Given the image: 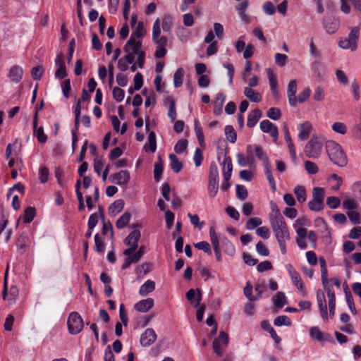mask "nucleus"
<instances>
[{
	"label": "nucleus",
	"instance_id": "obj_1",
	"mask_svg": "<svg viewBox=\"0 0 361 361\" xmlns=\"http://www.w3.org/2000/svg\"><path fill=\"white\" fill-rule=\"evenodd\" d=\"M274 235L278 241L280 250L283 255L286 254V241L290 240V233L284 219L270 221Z\"/></svg>",
	"mask_w": 361,
	"mask_h": 361
},
{
	"label": "nucleus",
	"instance_id": "obj_2",
	"mask_svg": "<svg viewBox=\"0 0 361 361\" xmlns=\"http://www.w3.org/2000/svg\"><path fill=\"white\" fill-rule=\"evenodd\" d=\"M326 151L331 162L339 166L344 167L348 164V158L342 147L333 140L326 142Z\"/></svg>",
	"mask_w": 361,
	"mask_h": 361
},
{
	"label": "nucleus",
	"instance_id": "obj_3",
	"mask_svg": "<svg viewBox=\"0 0 361 361\" xmlns=\"http://www.w3.org/2000/svg\"><path fill=\"white\" fill-rule=\"evenodd\" d=\"M360 27H354L351 29L348 37L341 38L338 42V46L343 49L355 51L357 47V41L360 36Z\"/></svg>",
	"mask_w": 361,
	"mask_h": 361
},
{
	"label": "nucleus",
	"instance_id": "obj_4",
	"mask_svg": "<svg viewBox=\"0 0 361 361\" xmlns=\"http://www.w3.org/2000/svg\"><path fill=\"white\" fill-rule=\"evenodd\" d=\"M322 141L317 137H312L305 146L304 152L307 157L317 159L322 154Z\"/></svg>",
	"mask_w": 361,
	"mask_h": 361
},
{
	"label": "nucleus",
	"instance_id": "obj_5",
	"mask_svg": "<svg viewBox=\"0 0 361 361\" xmlns=\"http://www.w3.org/2000/svg\"><path fill=\"white\" fill-rule=\"evenodd\" d=\"M219 190V171L216 164H212L209 167L208 192L210 197L214 198Z\"/></svg>",
	"mask_w": 361,
	"mask_h": 361
},
{
	"label": "nucleus",
	"instance_id": "obj_6",
	"mask_svg": "<svg viewBox=\"0 0 361 361\" xmlns=\"http://www.w3.org/2000/svg\"><path fill=\"white\" fill-rule=\"evenodd\" d=\"M68 331L72 335L79 334L83 329L84 322L80 315L76 312H71L67 321Z\"/></svg>",
	"mask_w": 361,
	"mask_h": 361
},
{
	"label": "nucleus",
	"instance_id": "obj_7",
	"mask_svg": "<svg viewBox=\"0 0 361 361\" xmlns=\"http://www.w3.org/2000/svg\"><path fill=\"white\" fill-rule=\"evenodd\" d=\"M141 234L140 231L133 230L124 240V243L128 245L129 247L123 251V255L132 254L135 251L138 247V241L140 238Z\"/></svg>",
	"mask_w": 361,
	"mask_h": 361
},
{
	"label": "nucleus",
	"instance_id": "obj_8",
	"mask_svg": "<svg viewBox=\"0 0 361 361\" xmlns=\"http://www.w3.org/2000/svg\"><path fill=\"white\" fill-rule=\"evenodd\" d=\"M160 20L157 18L152 27V40L156 47H165L167 44V38L165 36H160Z\"/></svg>",
	"mask_w": 361,
	"mask_h": 361
},
{
	"label": "nucleus",
	"instance_id": "obj_9",
	"mask_svg": "<svg viewBox=\"0 0 361 361\" xmlns=\"http://www.w3.org/2000/svg\"><path fill=\"white\" fill-rule=\"evenodd\" d=\"M253 146L251 145H247L246 152L247 157H245L242 153H238L236 155L238 164L240 166H252L254 164V159L252 154Z\"/></svg>",
	"mask_w": 361,
	"mask_h": 361
},
{
	"label": "nucleus",
	"instance_id": "obj_10",
	"mask_svg": "<svg viewBox=\"0 0 361 361\" xmlns=\"http://www.w3.org/2000/svg\"><path fill=\"white\" fill-rule=\"evenodd\" d=\"M317 301L318 303L321 317L324 322H328L329 316L327 312L326 298L324 293L321 290H318L317 291Z\"/></svg>",
	"mask_w": 361,
	"mask_h": 361
},
{
	"label": "nucleus",
	"instance_id": "obj_11",
	"mask_svg": "<svg viewBox=\"0 0 361 361\" xmlns=\"http://www.w3.org/2000/svg\"><path fill=\"white\" fill-rule=\"evenodd\" d=\"M109 180L117 185H126L130 180V173L127 170H121L118 173L111 174Z\"/></svg>",
	"mask_w": 361,
	"mask_h": 361
},
{
	"label": "nucleus",
	"instance_id": "obj_12",
	"mask_svg": "<svg viewBox=\"0 0 361 361\" xmlns=\"http://www.w3.org/2000/svg\"><path fill=\"white\" fill-rule=\"evenodd\" d=\"M157 338V336L152 328L147 329L140 336V344L143 347H148L153 344Z\"/></svg>",
	"mask_w": 361,
	"mask_h": 361
},
{
	"label": "nucleus",
	"instance_id": "obj_13",
	"mask_svg": "<svg viewBox=\"0 0 361 361\" xmlns=\"http://www.w3.org/2000/svg\"><path fill=\"white\" fill-rule=\"evenodd\" d=\"M259 127L262 132L269 133L274 140H277L279 136V130L276 125L273 124L269 120H263L261 121Z\"/></svg>",
	"mask_w": 361,
	"mask_h": 361
},
{
	"label": "nucleus",
	"instance_id": "obj_14",
	"mask_svg": "<svg viewBox=\"0 0 361 361\" xmlns=\"http://www.w3.org/2000/svg\"><path fill=\"white\" fill-rule=\"evenodd\" d=\"M310 337L318 342H334L333 338L329 334H324L317 326L311 327L310 329Z\"/></svg>",
	"mask_w": 361,
	"mask_h": 361
},
{
	"label": "nucleus",
	"instance_id": "obj_15",
	"mask_svg": "<svg viewBox=\"0 0 361 361\" xmlns=\"http://www.w3.org/2000/svg\"><path fill=\"white\" fill-rule=\"evenodd\" d=\"M220 340L222 341L224 345H227L229 341L228 334L224 331H221L219 337L213 341V350L218 356H221L224 350L221 346Z\"/></svg>",
	"mask_w": 361,
	"mask_h": 361
},
{
	"label": "nucleus",
	"instance_id": "obj_16",
	"mask_svg": "<svg viewBox=\"0 0 361 361\" xmlns=\"http://www.w3.org/2000/svg\"><path fill=\"white\" fill-rule=\"evenodd\" d=\"M55 64L56 66H57V69L55 72V78L58 79L65 78L67 76V72L62 54H59L56 56Z\"/></svg>",
	"mask_w": 361,
	"mask_h": 361
},
{
	"label": "nucleus",
	"instance_id": "obj_17",
	"mask_svg": "<svg viewBox=\"0 0 361 361\" xmlns=\"http://www.w3.org/2000/svg\"><path fill=\"white\" fill-rule=\"evenodd\" d=\"M37 112H36L33 118V135L39 143H45L47 140V136L44 134L43 127H37Z\"/></svg>",
	"mask_w": 361,
	"mask_h": 361
},
{
	"label": "nucleus",
	"instance_id": "obj_18",
	"mask_svg": "<svg viewBox=\"0 0 361 361\" xmlns=\"http://www.w3.org/2000/svg\"><path fill=\"white\" fill-rule=\"evenodd\" d=\"M142 46L141 41H137L136 39L130 36L129 39L127 41L126 44H125L123 49L126 52L130 51V53H133V54H137L140 52V48Z\"/></svg>",
	"mask_w": 361,
	"mask_h": 361
},
{
	"label": "nucleus",
	"instance_id": "obj_19",
	"mask_svg": "<svg viewBox=\"0 0 361 361\" xmlns=\"http://www.w3.org/2000/svg\"><path fill=\"white\" fill-rule=\"evenodd\" d=\"M297 92V82L295 80H292L289 82L287 88V95L288 102L290 106H295L297 104V97L295 94Z\"/></svg>",
	"mask_w": 361,
	"mask_h": 361
},
{
	"label": "nucleus",
	"instance_id": "obj_20",
	"mask_svg": "<svg viewBox=\"0 0 361 361\" xmlns=\"http://www.w3.org/2000/svg\"><path fill=\"white\" fill-rule=\"evenodd\" d=\"M154 299L148 298L135 304L134 308L140 312H147L154 306Z\"/></svg>",
	"mask_w": 361,
	"mask_h": 361
},
{
	"label": "nucleus",
	"instance_id": "obj_21",
	"mask_svg": "<svg viewBox=\"0 0 361 361\" xmlns=\"http://www.w3.org/2000/svg\"><path fill=\"white\" fill-rule=\"evenodd\" d=\"M312 129V125L309 121H305L298 126V138L302 141L307 140Z\"/></svg>",
	"mask_w": 361,
	"mask_h": 361
},
{
	"label": "nucleus",
	"instance_id": "obj_22",
	"mask_svg": "<svg viewBox=\"0 0 361 361\" xmlns=\"http://www.w3.org/2000/svg\"><path fill=\"white\" fill-rule=\"evenodd\" d=\"M223 165L224 178L226 179V180H229L231 177L233 171V164L231 159L228 156H225L223 161Z\"/></svg>",
	"mask_w": 361,
	"mask_h": 361
},
{
	"label": "nucleus",
	"instance_id": "obj_23",
	"mask_svg": "<svg viewBox=\"0 0 361 361\" xmlns=\"http://www.w3.org/2000/svg\"><path fill=\"white\" fill-rule=\"evenodd\" d=\"M23 68L17 65L13 66L8 73V78L14 82H19L23 77Z\"/></svg>",
	"mask_w": 361,
	"mask_h": 361
},
{
	"label": "nucleus",
	"instance_id": "obj_24",
	"mask_svg": "<svg viewBox=\"0 0 361 361\" xmlns=\"http://www.w3.org/2000/svg\"><path fill=\"white\" fill-rule=\"evenodd\" d=\"M262 114V113L261 110H259V109H255L253 111H252L248 115L247 126L249 128L254 127L261 118Z\"/></svg>",
	"mask_w": 361,
	"mask_h": 361
},
{
	"label": "nucleus",
	"instance_id": "obj_25",
	"mask_svg": "<svg viewBox=\"0 0 361 361\" xmlns=\"http://www.w3.org/2000/svg\"><path fill=\"white\" fill-rule=\"evenodd\" d=\"M155 289V282L152 280H147L140 288L139 293L141 296H146L153 292Z\"/></svg>",
	"mask_w": 361,
	"mask_h": 361
},
{
	"label": "nucleus",
	"instance_id": "obj_26",
	"mask_svg": "<svg viewBox=\"0 0 361 361\" xmlns=\"http://www.w3.org/2000/svg\"><path fill=\"white\" fill-rule=\"evenodd\" d=\"M253 146L252 154L253 157H256L258 159L263 161L264 165L269 164V159L267 154L263 151V149L260 146Z\"/></svg>",
	"mask_w": 361,
	"mask_h": 361
},
{
	"label": "nucleus",
	"instance_id": "obj_27",
	"mask_svg": "<svg viewBox=\"0 0 361 361\" xmlns=\"http://www.w3.org/2000/svg\"><path fill=\"white\" fill-rule=\"evenodd\" d=\"M29 242L28 236L26 233H23L19 235L16 242L18 250L20 253L25 251L26 246Z\"/></svg>",
	"mask_w": 361,
	"mask_h": 361
},
{
	"label": "nucleus",
	"instance_id": "obj_28",
	"mask_svg": "<svg viewBox=\"0 0 361 361\" xmlns=\"http://www.w3.org/2000/svg\"><path fill=\"white\" fill-rule=\"evenodd\" d=\"M165 101L169 104L168 116L170 118L171 122H173L177 116L175 100L172 97H167Z\"/></svg>",
	"mask_w": 361,
	"mask_h": 361
},
{
	"label": "nucleus",
	"instance_id": "obj_29",
	"mask_svg": "<svg viewBox=\"0 0 361 361\" xmlns=\"http://www.w3.org/2000/svg\"><path fill=\"white\" fill-rule=\"evenodd\" d=\"M261 326L264 330L268 331L270 334L271 338L274 340V341L276 343H279L281 342V338L276 334V332L273 329V327L270 325L269 322L262 321L261 322Z\"/></svg>",
	"mask_w": 361,
	"mask_h": 361
},
{
	"label": "nucleus",
	"instance_id": "obj_30",
	"mask_svg": "<svg viewBox=\"0 0 361 361\" xmlns=\"http://www.w3.org/2000/svg\"><path fill=\"white\" fill-rule=\"evenodd\" d=\"M311 68L316 78H322L324 75V67L319 61H314L311 63Z\"/></svg>",
	"mask_w": 361,
	"mask_h": 361
},
{
	"label": "nucleus",
	"instance_id": "obj_31",
	"mask_svg": "<svg viewBox=\"0 0 361 361\" xmlns=\"http://www.w3.org/2000/svg\"><path fill=\"white\" fill-rule=\"evenodd\" d=\"M244 94L252 102H259L262 100V95L250 87H245Z\"/></svg>",
	"mask_w": 361,
	"mask_h": 361
},
{
	"label": "nucleus",
	"instance_id": "obj_32",
	"mask_svg": "<svg viewBox=\"0 0 361 361\" xmlns=\"http://www.w3.org/2000/svg\"><path fill=\"white\" fill-rule=\"evenodd\" d=\"M324 289L326 291L329 302H336V296L331 285L329 284V279L322 281Z\"/></svg>",
	"mask_w": 361,
	"mask_h": 361
},
{
	"label": "nucleus",
	"instance_id": "obj_33",
	"mask_svg": "<svg viewBox=\"0 0 361 361\" xmlns=\"http://www.w3.org/2000/svg\"><path fill=\"white\" fill-rule=\"evenodd\" d=\"M270 207L271 209V212L269 214V221H270L283 218L275 202H274V201L270 202Z\"/></svg>",
	"mask_w": 361,
	"mask_h": 361
},
{
	"label": "nucleus",
	"instance_id": "obj_34",
	"mask_svg": "<svg viewBox=\"0 0 361 361\" xmlns=\"http://www.w3.org/2000/svg\"><path fill=\"white\" fill-rule=\"evenodd\" d=\"M124 207V201L121 199L116 200L114 203H112L109 207V213L116 215L119 213Z\"/></svg>",
	"mask_w": 361,
	"mask_h": 361
},
{
	"label": "nucleus",
	"instance_id": "obj_35",
	"mask_svg": "<svg viewBox=\"0 0 361 361\" xmlns=\"http://www.w3.org/2000/svg\"><path fill=\"white\" fill-rule=\"evenodd\" d=\"M294 193L296 196L297 200L299 202L302 203L306 201L307 193H306V190L304 186L297 185L294 188Z\"/></svg>",
	"mask_w": 361,
	"mask_h": 361
},
{
	"label": "nucleus",
	"instance_id": "obj_36",
	"mask_svg": "<svg viewBox=\"0 0 361 361\" xmlns=\"http://www.w3.org/2000/svg\"><path fill=\"white\" fill-rule=\"evenodd\" d=\"M185 71L183 68H178L173 75V84L175 87H179L183 85Z\"/></svg>",
	"mask_w": 361,
	"mask_h": 361
},
{
	"label": "nucleus",
	"instance_id": "obj_37",
	"mask_svg": "<svg viewBox=\"0 0 361 361\" xmlns=\"http://www.w3.org/2000/svg\"><path fill=\"white\" fill-rule=\"evenodd\" d=\"M169 159L171 161V168L175 173H178L183 168L182 163L178 160V157L173 154H169Z\"/></svg>",
	"mask_w": 361,
	"mask_h": 361
},
{
	"label": "nucleus",
	"instance_id": "obj_38",
	"mask_svg": "<svg viewBox=\"0 0 361 361\" xmlns=\"http://www.w3.org/2000/svg\"><path fill=\"white\" fill-rule=\"evenodd\" d=\"M272 300L276 307L282 308L286 302V298L284 293L280 291L277 293L276 295L273 297Z\"/></svg>",
	"mask_w": 361,
	"mask_h": 361
},
{
	"label": "nucleus",
	"instance_id": "obj_39",
	"mask_svg": "<svg viewBox=\"0 0 361 361\" xmlns=\"http://www.w3.org/2000/svg\"><path fill=\"white\" fill-rule=\"evenodd\" d=\"M36 209L33 207H27L24 212L23 221L25 224L30 223L35 218Z\"/></svg>",
	"mask_w": 361,
	"mask_h": 361
},
{
	"label": "nucleus",
	"instance_id": "obj_40",
	"mask_svg": "<svg viewBox=\"0 0 361 361\" xmlns=\"http://www.w3.org/2000/svg\"><path fill=\"white\" fill-rule=\"evenodd\" d=\"M325 190L323 188L316 187L312 190V200L324 203Z\"/></svg>",
	"mask_w": 361,
	"mask_h": 361
},
{
	"label": "nucleus",
	"instance_id": "obj_41",
	"mask_svg": "<svg viewBox=\"0 0 361 361\" xmlns=\"http://www.w3.org/2000/svg\"><path fill=\"white\" fill-rule=\"evenodd\" d=\"M287 269L289 272V274L290 276V278H291V280L293 281V283L296 285L299 283H301L302 282V279L299 274L298 272H297L293 267V266L291 264H288L287 265Z\"/></svg>",
	"mask_w": 361,
	"mask_h": 361
},
{
	"label": "nucleus",
	"instance_id": "obj_42",
	"mask_svg": "<svg viewBox=\"0 0 361 361\" xmlns=\"http://www.w3.org/2000/svg\"><path fill=\"white\" fill-rule=\"evenodd\" d=\"M195 131L197 136V138L198 140V142L200 145L203 146L204 144V134L202 132V129L200 126V122L198 120H195Z\"/></svg>",
	"mask_w": 361,
	"mask_h": 361
},
{
	"label": "nucleus",
	"instance_id": "obj_43",
	"mask_svg": "<svg viewBox=\"0 0 361 361\" xmlns=\"http://www.w3.org/2000/svg\"><path fill=\"white\" fill-rule=\"evenodd\" d=\"M131 215L129 212H125L116 222L118 228H124L129 222Z\"/></svg>",
	"mask_w": 361,
	"mask_h": 361
},
{
	"label": "nucleus",
	"instance_id": "obj_44",
	"mask_svg": "<svg viewBox=\"0 0 361 361\" xmlns=\"http://www.w3.org/2000/svg\"><path fill=\"white\" fill-rule=\"evenodd\" d=\"M225 134H226L227 140L230 142H231V143L235 142L236 137H237L236 132L232 126L228 125L225 127Z\"/></svg>",
	"mask_w": 361,
	"mask_h": 361
},
{
	"label": "nucleus",
	"instance_id": "obj_45",
	"mask_svg": "<svg viewBox=\"0 0 361 361\" xmlns=\"http://www.w3.org/2000/svg\"><path fill=\"white\" fill-rule=\"evenodd\" d=\"M291 320L286 315L278 316L274 321V324L277 326H281L283 325L289 326L291 325Z\"/></svg>",
	"mask_w": 361,
	"mask_h": 361
},
{
	"label": "nucleus",
	"instance_id": "obj_46",
	"mask_svg": "<svg viewBox=\"0 0 361 361\" xmlns=\"http://www.w3.org/2000/svg\"><path fill=\"white\" fill-rule=\"evenodd\" d=\"M222 243H224V245L225 246L224 252L226 254H228V255H231V256L233 255L235 252V249L234 245L232 244V243L226 238H224L222 239Z\"/></svg>",
	"mask_w": 361,
	"mask_h": 361
},
{
	"label": "nucleus",
	"instance_id": "obj_47",
	"mask_svg": "<svg viewBox=\"0 0 361 361\" xmlns=\"http://www.w3.org/2000/svg\"><path fill=\"white\" fill-rule=\"evenodd\" d=\"M188 147V141L185 139L179 140L174 146V151L177 154L183 153Z\"/></svg>",
	"mask_w": 361,
	"mask_h": 361
},
{
	"label": "nucleus",
	"instance_id": "obj_48",
	"mask_svg": "<svg viewBox=\"0 0 361 361\" xmlns=\"http://www.w3.org/2000/svg\"><path fill=\"white\" fill-rule=\"evenodd\" d=\"M347 215L353 224H359L360 223V215L356 209L348 211Z\"/></svg>",
	"mask_w": 361,
	"mask_h": 361
},
{
	"label": "nucleus",
	"instance_id": "obj_49",
	"mask_svg": "<svg viewBox=\"0 0 361 361\" xmlns=\"http://www.w3.org/2000/svg\"><path fill=\"white\" fill-rule=\"evenodd\" d=\"M304 165L306 171L310 175L316 174L319 171L317 164L311 161H305Z\"/></svg>",
	"mask_w": 361,
	"mask_h": 361
},
{
	"label": "nucleus",
	"instance_id": "obj_50",
	"mask_svg": "<svg viewBox=\"0 0 361 361\" xmlns=\"http://www.w3.org/2000/svg\"><path fill=\"white\" fill-rule=\"evenodd\" d=\"M347 304L353 314H357V310L350 291L345 290Z\"/></svg>",
	"mask_w": 361,
	"mask_h": 361
},
{
	"label": "nucleus",
	"instance_id": "obj_51",
	"mask_svg": "<svg viewBox=\"0 0 361 361\" xmlns=\"http://www.w3.org/2000/svg\"><path fill=\"white\" fill-rule=\"evenodd\" d=\"M264 166L265 168V173H266L267 178L269 180V183L271 185L272 189L274 190H276V183H275L274 176L272 175L271 171L270 169V164L269 163Z\"/></svg>",
	"mask_w": 361,
	"mask_h": 361
},
{
	"label": "nucleus",
	"instance_id": "obj_52",
	"mask_svg": "<svg viewBox=\"0 0 361 361\" xmlns=\"http://www.w3.org/2000/svg\"><path fill=\"white\" fill-rule=\"evenodd\" d=\"M262 221L259 217L250 218L246 223V228L248 230H252L255 228L260 226Z\"/></svg>",
	"mask_w": 361,
	"mask_h": 361
},
{
	"label": "nucleus",
	"instance_id": "obj_53",
	"mask_svg": "<svg viewBox=\"0 0 361 361\" xmlns=\"http://www.w3.org/2000/svg\"><path fill=\"white\" fill-rule=\"evenodd\" d=\"M281 116V113L279 108L271 107L267 111V116L274 121L279 120Z\"/></svg>",
	"mask_w": 361,
	"mask_h": 361
},
{
	"label": "nucleus",
	"instance_id": "obj_54",
	"mask_svg": "<svg viewBox=\"0 0 361 361\" xmlns=\"http://www.w3.org/2000/svg\"><path fill=\"white\" fill-rule=\"evenodd\" d=\"M309 209L314 212H319L324 209V203L320 201L312 200L308 203Z\"/></svg>",
	"mask_w": 361,
	"mask_h": 361
},
{
	"label": "nucleus",
	"instance_id": "obj_55",
	"mask_svg": "<svg viewBox=\"0 0 361 361\" xmlns=\"http://www.w3.org/2000/svg\"><path fill=\"white\" fill-rule=\"evenodd\" d=\"M163 173V164L161 161L160 160L159 162L155 163L154 164V180L156 181H159L161 176Z\"/></svg>",
	"mask_w": 361,
	"mask_h": 361
},
{
	"label": "nucleus",
	"instance_id": "obj_56",
	"mask_svg": "<svg viewBox=\"0 0 361 361\" xmlns=\"http://www.w3.org/2000/svg\"><path fill=\"white\" fill-rule=\"evenodd\" d=\"M113 97L118 102H121L123 100L125 96V92L120 87H115L113 89Z\"/></svg>",
	"mask_w": 361,
	"mask_h": 361
},
{
	"label": "nucleus",
	"instance_id": "obj_57",
	"mask_svg": "<svg viewBox=\"0 0 361 361\" xmlns=\"http://www.w3.org/2000/svg\"><path fill=\"white\" fill-rule=\"evenodd\" d=\"M172 26V18L165 16L162 20V29L165 32H170Z\"/></svg>",
	"mask_w": 361,
	"mask_h": 361
},
{
	"label": "nucleus",
	"instance_id": "obj_58",
	"mask_svg": "<svg viewBox=\"0 0 361 361\" xmlns=\"http://www.w3.org/2000/svg\"><path fill=\"white\" fill-rule=\"evenodd\" d=\"M61 87L63 91V96L66 98H68L71 90V80L69 79L65 80L61 82Z\"/></svg>",
	"mask_w": 361,
	"mask_h": 361
},
{
	"label": "nucleus",
	"instance_id": "obj_59",
	"mask_svg": "<svg viewBox=\"0 0 361 361\" xmlns=\"http://www.w3.org/2000/svg\"><path fill=\"white\" fill-rule=\"evenodd\" d=\"M236 195L240 200H245L247 197V190L245 186L238 185L236 186Z\"/></svg>",
	"mask_w": 361,
	"mask_h": 361
},
{
	"label": "nucleus",
	"instance_id": "obj_60",
	"mask_svg": "<svg viewBox=\"0 0 361 361\" xmlns=\"http://www.w3.org/2000/svg\"><path fill=\"white\" fill-rule=\"evenodd\" d=\"M332 129L336 133L344 135L347 132V127L346 126L341 122H335L332 125Z\"/></svg>",
	"mask_w": 361,
	"mask_h": 361
},
{
	"label": "nucleus",
	"instance_id": "obj_61",
	"mask_svg": "<svg viewBox=\"0 0 361 361\" xmlns=\"http://www.w3.org/2000/svg\"><path fill=\"white\" fill-rule=\"evenodd\" d=\"M145 34V30L142 22H139L137 25L135 30L133 32L131 36L136 37H142Z\"/></svg>",
	"mask_w": 361,
	"mask_h": 361
},
{
	"label": "nucleus",
	"instance_id": "obj_62",
	"mask_svg": "<svg viewBox=\"0 0 361 361\" xmlns=\"http://www.w3.org/2000/svg\"><path fill=\"white\" fill-rule=\"evenodd\" d=\"M267 75L271 89H275L277 87L278 81L276 75L271 69L267 70Z\"/></svg>",
	"mask_w": 361,
	"mask_h": 361
},
{
	"label": "nucleus",
	"instance_id": "obj_63",
	"mask_svg": "<svg viewBox=\"0 0 361 361\" xmlns=\"http://www.w3.org/2000/svg\"><path fill=\"white\" fill-rule=\"evenodd\" d=\"M49 176V169L45 166H42L39 170V178L40 182L42 183H46L48 180V178Z\"/></svg>",
	"mask_w": 361,
	"mask_h": 361
},
{
	"label": "nucleus",
	"instance_id": "obj_64",
	"mask_svg": "<svg viewBox=\"0 0 361 361\" xmlns=\"http://www.w3.org/2000/svg\"><path fill=\"white\" fill-rule=\"evenodd\" d=\"M44 73L42 66H37L34 67L31 71V75L34 80H40Z\"/></svg>",
	"mask_w": 361,
	"mask_h": 361
}]
</instances>
